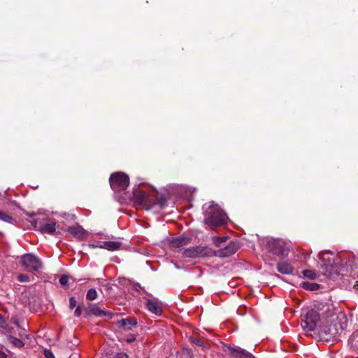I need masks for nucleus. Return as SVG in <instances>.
Returning a JSON list of instances; mask_svg holds the SVG:
<instances>
[{"mask_svg":"<svg viewBox=\"0 0 358 358\" xmlns=\"http://www.w3.org/2000/svg\"><path fill=\"white\" fill-rule=\"evenodd\" d=\"M205 211L204 222L211 227H220L226 224L227 215L217 204L214 202L203 206Z\"/></svg>","mask_w":358,"mask_h":358,"instance_id":"f257e3e1","label":"nucleus"},{"mask_svg":"<svg viewBox=\"0 0 358 358\" xmlns=\"http://www.w3.org/2000/svg\"><path fill=\"white\" fill-rule=\"evenodd\" d=\"M347 326L348 319L346 316L340 313L336 317H334L331 320L324 322L322 331L324 334L336 338L343 332Z\"/></svg>","mask_w":358,"mask_h":358,"instance_id":"f03ea898","label":"nucleus"},{"mask_svg":"<svg viewBox=\"0 0 358 358\" xmlns=\"http://www.w3.org/2000/svg\"><path fill=\"white\" fill-rule=\"evenodd\" d=\"M301 317L303 328L309 331H313L317 327V323L322 321L315 305L313 308L302 309Z\"/></svg>","mask_w":358,"mask_h":358,"instance_id":"7ed1b4c3","label":"nucleus"},{"mask_svg":"<svg viewBox=\"0 0 358 358\" xmlns=\"http://www.w3.org/2000/svg\"><path fill=\"white\" fill-rule=\"evenodd\" d=\"M20 262L25 270L29 272L36 273L43 268L41 260L31 253L22 255L20 258Z\"/></svg>","mask_w":358,"mask_h":358,"instance_id":"20e7f679","label":"nucleus"},{"mask_svg":"<svg viewBox=\"0 0 358 358\" xmlns=\"http://www.w3.org/2000/svg\"><path fill=\"white\" fill-rule=\"evenodd\" d=\"M129 184V178L127 175L122 172L111 174L110 185L111 188L116 192H122L127 189Z\"/></svg>","mask_w":358,"mask_h":358,"instance_id":"39448f33","label":"nucleus"},{"mask_svg":"<svg viewBox=\"0 0 358 358\" xmlns=\"http://www.w3.org/2000/svg\"><path fill=\"white\" fill-rule=\"evenodd\" d=\"M31 224L41 231L52 234L56 230V222L45 217H38L31 221Z\"/></svg>","mask_w":358,"mask_h":358,"instance_id":"423d86ee","label":"nucleus"},{"mask_svg":"<svg viewBox=\"0 0 358 358\" xmlns=\"http://www.w3.org/2000/svg\"><path fill=\"white\" fill-rule=\"evenodd\" d=\"M315 307L319 313L321 320L324 322L329 321L336 317L338 314L335 313V308L331 303H317Z\"/></svg>","mask_w":358,"mask_h":358,"instance_id":"0eeeda50","label":"nucleus"},{"mask_svg":"<svg viewBox=\"0 0 358 358\" xmlns=\"http://www.w3.org/2000/svg\"><path fill=\"white\" fill-rule=\"evenodd\" d=\"M271 252L280 257H285L288 255L289 247L282 240L272 239L268 243Z\"/></svg>","mask_w":358,"mask_h":358,"instance_id":"6e6552de","label":"nucleus"},{"mask_svg":"<svg viewBox=\"0 0 358 358\" xmlns=\"http://www.w3.org/2000/svg\"><path fill=\"white\" fill-rule=\"evenodd\" d=\"M318 256L322 261L321 267L324 270V275H329L332 272L337 271V269L334 268L335 261L333 257L329 256L328 254H320Z\"/></svg>","mask_w":358,"mask_h":358,"instance_id":"1a4fd4ad","label":"nucleus"},{"mask_svg":"<svg viewBox=\"0 0 358 358\" xmlns=\"http://www.w3.org/2000/svg\"><path fill=\"white\" fill-rule=\"evenodd\" d=\"M184 257L195 258L209 255L210 250L202 246H196L181 250Z\"/></svg>","mask_w":358,"mask_h":358,"instance_id":"9d476101","label":"nucleus"},{"mask_svg":"<svg viewBox=\"0 0 358 358\" xmlns=\"http://www.w3.org/2000/svg\"><path fill=\"white\" fill-rule=\"evenodd\" d=\"M143 299L145 301V305L149 312L157 316L162 314V303L158 299L143 297Z\"/></svg>","mask_w":358,"mask_h":358,"instance_id":"9b49d317","label":"nucleus"},{"mask_svg":"<svg viewBox=\"0 0 358 358\" xmlns=\"http://www.w3.org/2000/svg\"><path fill=\"white\" fill-rule=\"evenodd\" d=\"M225 352L235 358H252L251 353L238 346H227Z\"/></svg>","mask_w":358,"mask_h":358,"instance_id":"f8f14e48","label":"nucleus"},{"mask_svg":"<svg viewBox=\"0 0 358 358\" xmlns=\"http://www.w3.org/2000/svg\"><path fill=\"white\" fill-rule=\"evenodd\" d=\"M238 246L236 243L231 241L227 246L220 249L216 252V255L219 257H229L234 255L238 250Z\"/></svg>","mask_w":358,"mask_h":358,"instance_id":"ddd939ff","label":"nucleus"},{"mask_svg":"<svg viewBox=\"0 0 358 358\" xmlns=\"http://www.w3.org/2000/svg\"><path fill=\"white\" fill-rule=\"evenodd\" d=\"M117 325L124 330H131L137 325V320L129 317L124 318L117 322Z\"/></svg>","mask_w":358,"mask_h":358,"instance_id":"4468645a","label":"nucleus"},{"mask_svg":"<svg viewBox=\"0 0 358 358\" xmlns=\"http://www.w3.org/2000/svg\"><path fill=\"white\" fill-rule=\"evenodd\" d=\"M68 231L75 238L83 239L86 236L85 230L79 225L71 226L68 228Z\"/></svg>","mask_w":358,"mask_h":358,"instance_id":"2eb2a0df","label":"nucleus"},{"mask_svg":"<svg viewBox=\"0 0 358 358\" xmlns=\"http://www.w3.org/2000/svg\"><path fill=\"white\" fill-rule=\"evenodd\" d=\"M122 243L119 241H105L100 245H92L93 248H100L109 251L117 250L120 248Z\"/></svg>","mask_w":358,"mask_h":358,"instance_id":"dca6fc26","label":"nucleus"},{"mask_svg":"<svg viewBox=\"0 0 358 358\" xmlns=\"http://www.w3.org/2000/svg\"><path fill=\"white\" fill-rule=\"evenodd\" d=\"M190 238L186 236H180L173 238L170 242L172 248L177 249L189 243Z\"/></svg>","mask_w":358,"mask_h":358,"instance_id":"f3484780","label":"nucleus"},{"mask_svg":"<svg viewBox=\"0 0 358 358\" xmlns=\"http://www.w3.org/2000/svg\"><path fill=\"white\" fill-rule=\"evenodd\" d=\"M277 270L282 274H291L293 272L292 266L287 262L278 263L277 265Z\"/></svg>","mask_w":358,"mask_h":358,"instance_id":"a211bd4d","label":"nucleus"},{"mask_svg":"<svg viewBox=\"0 0 358 358\" xmlns=\"http://www.w3.org/2000/svg\"><path fill=\"white\" fill-rule=\"evenodd\" d=\"M90 312L95 316L104 317L108 315L111 317L110 313L101 310L96 304L92 305L90 307Z\"/></svg>","mask_w":358,"mask_h":358,"instance_id":"6ab92c4d","label":"nucleus"},{"mask_svg":"<svg viewBox=\"0 0 358 358\" xmlns=\"http://www.w3.org/2000/svg\"><path fill=\"white\" fill-rule=\"evenodd\" d=\"M134 199L139 203H143L147 201V195L141 190H136L133 192Z\"/></svg>","mask_w":358,"mask_h":358,"instance_id":"aec40b11","label":"nucleus"},{"mask_svg":"<svg viewBox=\"0 0 358 358\" xmlns=\"http://www.w3.org/2000/svg\"><path fill=\"white\" fill-rule=\"evenodd\" d=\"M301 286L303 289L306 290H317L319 288V285L317 283L310 282H303L301 283Z\"/></svg>","mask_w":358,"mask_h":358,"instance_id":"412c9836","label":"nucleus"},{"mask_svg":"<svg viewBox=\"0 0 358 358\" xmlns=\"http://www.w3.org/2000/svg\"><path fill=\"white\" fill-rule=\"evenodd\" d=\"M15 328L17 329L15 335H18L20 338L27 337L25 329L22 327L19 322L15 323Z\"/></svg>","mask_w":358,"mask_h":358,"instance_id":"4be33fe9","label":"nucleus"},{"mask_svg":"<svg viewBox=\"0 0 358 358\" xmlns=\"http://www.w3.org/2000/svg\"><path fill=\"white\" fill-rule=\"evenodd\" d=\"M0 220L11 224L13 223L15 221L12 217L2 211H0Z\"/></svg>","mask_w":358,"mask_h":358,"instance_id":"5701e85b","label":"nucleus"},{"mask_svg":"<svg viewBox=\"0 0 358 358\" xmlns=\"http://www.w3.org/2000/svg\"><path fill=\"white\" fill-rule=\"evenodd\" d=\"M11 343L17 348H22L24 345V343L21 339L17 338L13 336H10L9 338Z\"/></svg>","mask_w":358,"mask_h":358,"instance_id":"b1692460","label":"nucleus"},{"mask_svg":"<svg viewBox=\"0 0 358 358\" xmlns=\"http://www.w3.org/2000/svg\"><path fill=\"white\" fill-rule=\"evenodd\" d=\"M97 297V292L95 289H90L87 291L86 299L89 301H92L96 299Z\"/></svg>","mask_w":358,"mask_h":358,"instance_id":"393cba45","label":"nucleus"},{"mask_svg":"<svg viewBox=\"0 0 358 358\" xmlns=\"http://www.w3.org/2000/svg\"><path fill=\"white\" fill-rule=\"evenodd\" d=\"M17 322V321H15L13 322V326H10V325H8L6 324V328H3V329H5L8 333L10 334H16L17 332V329L15 328V323Z\"/></svg>","mask_w":358,"mask_h":358,"instance_id":"a878e982","label":"nucleus"},{"mask_svg":"<svg viewBox=\"0 0 358 358\" xmlns=\"http://www.w3.org/2000/svg\"><path fill=\"white\" fill-rule=\"evenodd\" d=\"M303 273L305 277L310 278V279H315L316 278L315 273L312 270H309V269L305 270L303 271Z\"/></svg>","mask_w":358,"mask_h":358,"instance_id":"bb28decb","label":"nucleus"},{"mask_svg":"<svg viewBox=\"0 0 358 358\" xmlns=\"http://www.w3.org/2000/svg\"><path fill=\"white\" fill-rule=\"evenodd\" d=\"M59 283L64 287L69 285V277L67 275H62L59 278Z\"/></svg>","mask_w":358,"mask_h":358,"instance_id":"cd10ccee","label":"nucleus"},{"mask_svg":"<svg viewBox=\"0 0 358 358\" xmlns=\"http://www.w3.org/2000/svg\"><path fill=\"white\" fill-rule=\"evenodd\" d=\"M17 279L21 282H26L29 281V277L27 274L21 273L18 275Z\"/></svg>","mask_w":358,"mask_h":358,"instance_id":"c85d7f7f","label":"nucleus"},{"mask_svg":"<svg viewBox=\"0 0 358 358\" xmlns=\"http://www.w3.org/2000/svg\"><path fill=\"white\" fill-rule=\"evenodd\" d=\"M77 304L76 300L74 297H71L69 299V308L72 310L73 309Z\"/></svg>","mask_w":358,"mask_h":358,"instance_id":"c756f323","label":"nucleus"},{"mask_svg":"<svg viewBox=\"0 0 358 358\" xmlns=\"http://www.w3.org/2000/svg\"><path fill=\"white\" fill-rule=\"evenodd\" d=\"M136 340V336L134 334H130L127 336L125 338V341L127 343H131Z\"/></svg>","mask_w":358,"mask_h":358,"instance_id":"7c9ffc66","label":"nucleus"},{"mask_svg":"<svg viewBox=\"0 0 358 358\" xmlns=\"http://www.w3.org/2000/svg\"><path fill=\"white\" fill-rule=\"evenodd\" d=\"M6 322L5 319L2 317V315L0 314V328H6Z\"/></svg>","mask_w":358,"mask_h":358,"instance_id":"2f4dec72","label":"nucleus"},{"mask_svg":"<svg viewBox=\"0 0 358 358\" xmlns=\"http://www.w3.org/2000/svg\"><path fill=\"white\" fill-rule=\"evenodd\" d=\"M44 355L46 358H55L54 355L50 350H45Z\"/></svg>","mask_w":358,"mask_h":358,"instance_id":"473e14b6","label":"nucleus"},{"mask_svg":"<svg viewBox=\"0 0 358 358\" xmlns=\"http://www.w3.org/2000/svg\"><path fill=\"white\" fill-rule=\"evenodd\" d=\"M113 358H129L128 355L125 353L120 352L115 355Z\"/></svg>","mask_w":358,"mask_h":358,"instance_id":"72a5a7b5","label":"nucleus"},{"mask_svg":"<svg viewBox=\"0 0 358 358\" xmlns=\"http://www.w3.org/2000/svg\"><path fill=\"white\" fill-rule=\"evenodd\" d=\"M81 313H82L81 308L80 306L77 307L74 311L75 316L80 317L81 315Z\"/></svg>","mask_w":358,"mask_h":358,"instance_id":"f704fd0d","label":"nucleus"},{"mask_svg":"<svg viewBox=\"0 0 358 358\" xmlns=\"http://www.w3.org/2000/svg\"><path fill=\"white\" fill-rule=\"evenodd\" d=\"M134 287L135 288L136 290H138V289H143V287L140 285V284L138 283H136L134 285Z\"/></svg>","mask_w":358,"mask_h":358,"instance_id":"c9c22d12","label":"nucleus"},{"mask_svg":"<svg viewBox=\"0 0 358 358\" xmlns=\"http://www.w3.org/2000/svg\"><path fill=\"white\" fill-rule=\"evenodd\" d=\"M193 342H194L196 345H199V346H201V345H202V342H201L200 340H199V339H196V338H195V339H194V340H193Z\"/></svg>","mask_w":358,"mask_h":358,"instance_id":"e433bc0d","label":"nucleus"},{"mask_svg":"<svg viewBox=\"0 0 358 358\" xmlns=\"http://www.w3.org/2000/svg\"><path fill=\"white\" fill-rule=\"evenodd\" d=\"M0 358H7L6 355L0 350Z\"/></svg>","mask_w":358,"mask_h":358,"instance_id":"4c0bfd02","label":"nucleus"},{"mask_svg":"<svg viewBox=\"0 0 358 358\" xmlns=\"http://www.w3.org/2000/svg\"><path fill=\"white\" fill-rule=\"evenodd\" d=\"M354 289L358 291V281H357L355 285H354Z\"/></svg>","mask_w":358,"mask_h":358,"instance_id":"58836bf2","label":"nucleus"},{"mask_svg":"<svg viewBox=\"0 0 358 358\" xmlns=\"http://www.w3.org/2000/svg\"><path fill=\"white\" fill-rule=\"evenodd\" d=\"M357 358H358V357H357Z\"/></svg>","mask_w":358,"mask_h":358,"instance_id":"ea45409f","label":"nucleus"}]
</instances>
